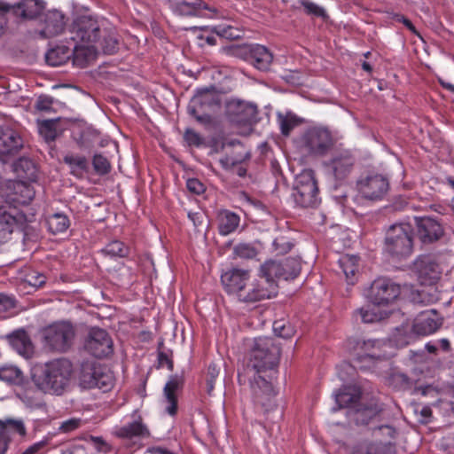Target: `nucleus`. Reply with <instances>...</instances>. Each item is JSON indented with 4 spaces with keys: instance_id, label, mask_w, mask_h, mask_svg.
Returning a JSON list of instances; mask_svg holds the SVG:
<instances>
[{
    "instance_id": "obj_1",
    "label": "nucleus",
    "mask_w": 454,
    "mask_h": 454,
    "mask_svg": "<svg viewBox=\"0 0 454 454\" xmlns=\"http://www.w3.org/2000/svg\"><path fill=\"white\" fill-rule=\"evenodd\" d=\"M281 349L278 344L270 337L254 339L250 351L249 364L257 373L251 382L252 399L256 409L263 412L275 406L274 398L277 395L271 381L267 380L261 373H267L270 379L277 374Z\"/></svg>"
},
{
    "instance_id": "obj_2",
    "label": "nucleus",
    "mask_w": 454,
    "mask_h": 454,
    "mask_svg": "<svg viewBox=\"0 0 454 454\" xmlns=\"http://www.w3.org/2000/svg\"><path fill=\"white\" fill-rule=\"evenodd\" d=\"M74 365L67 358H58L36 366L33 372V381L45 394L61 395L70 387Z\"/></svg>"
},
{
    "instance_id": "obj_3",
    "label": "nucleus",
    "mask_w": 454,
    "mask_h": 454,
    "mask_svg": "<svg viewBox=\"0 0 454 454\" xmlns=\"http://www.w3.org/2000/svg\"><path fill=\"white\" fill-rule=\"evenodd\" d=\"M413 228L410 223L391 225L386 232L384 254L395 262L407 259L413 253Z\"/></svg>"
},
{
    "instance_id": "obj_4",
    "label": "nucleus",
    "mask_w": 454,
    "mask_h": 454,
    "mask_svg": "<svg viewBox=\"0 0 454 454\" xmlns=\"http://www.w3.org/2000/svg\"><path fill=\"white\" fill-rule=\"evenodd\" d=\"M362 396L361 388L355 386L344 387L335 395V402L338 409L356 408V422L370 424L378 417L379 407L377 405L360 407L359 402Z\"/></svg>"
},
{
    "instance_id": "obj_5",
    "label": "nucleus",
    "mask_w": 454,
    "mask_h": 454,
    "mask_svg": "<svg viewBox=\"0 0 454 454\" xmlns=\"http://www.w3.org/2000/svg\"><path fill=\"white\" fill-rule=\"evenodd\" d=\"M99 33V24L90 15L78 16L71 25L69 39L73 42L74 45L86 49L83 54H82L84 57V60L87 59L86 56L90 51V44L96 43Z\"/></svg>"
},
{
    "instance_id": "obj_6",
    "label": "nucleus",
    "mask_w": 454,
    "mask_h": 454,
    "mask_svg": "<svg viewBox=\"0 0 454 454\" xmlns=\"http://www.w3.org/2000/svg\"><path fill=\"white\" fill-rule=\"evenodd\" d=\"M318 186L315 172L312 169H305L296 178L293 198L296 205L301 207H314L318 205Z\"/></svg>"
},
{
    "instance_id": "obj_7",
    "label": "nucleus",
    "mask_w": 454,
    "mask_h": 454,
    "mask_svg": "<svg viewBox=\"0 0 454 454\" xmlns=\"http://www.w3.org/2000/svg\"><path fill=\"white\" fill-rule=\"evenodd\" d=\"M35 215L14 214L7 210V206L0 203V244L5 243L14 231L27 232L28 223L33 222Z\"/></svg>"
},
{
    "instance_id": "obj_8",
    "label": "nucleus",
    "mask_w": 454,
    "mask_h": 454,
    "mask_svg": "<svg viewBox=\"0 0 454 454\" xmlns=\"http://www.w3.org/2000/svg\"><path fill=\"white\" fill-rule=\"evenodd\" d=\"M356 163V158L348 149L334 150L330 159L325 161L326 171L335 181L342 182L352 173Z\"/></svg>"
},
{
    "instance_id": "obj_9",
    "label": "nucleus",
    "mask_w": 454,
    "mask_h": 454,
    "mask_svg": "<svg viewBox=\"0 0 454 454\" xmlns=\"http://www.w3.org/2000/svg\"><path fill=\"white\" fill-rule=\"evenodd\" d=\"M74 327L67 322L50 325L44 330L45 344L54 351L66 352L70 348L74 338Z\"/></svg>"
},
{
    "instance_id": "obj_10",
    "label": "nucleus",
    "mask_w": 454,
    "mask_h": 454,
    "mask_svg": "<svg viewBox=\"0 0 454 454\" xmlns=\"http://www.w3.org/2000/svg\"><path fill=\"white\" fill-rule=\"evenodd\" d=\"M356 185L363 198L369 200H380L389 189V181L381 174L370 173L361 176Z\"/></svg>"
},
{
    "instance_id": "obj_11",
    "label": "nucleus",
    "mask_w": 454,
    "mask_h": 454,
    "mask_svg": "<svg viewBox=\"0 0 454 454\" xmlns=\"http://www.w3.org/2000/svg\"><path fill=\"white\" fill-rule=\"evenodd\" d=\"M84 348L98 358L110 356L114 351V343L109 333L99 327H92L85 340Z\"/></svg>"
},
{
    "instance_id": "obj_12",
    "label": "nucleus",
    "mask_w": 454,
    "mask_h": 454,
    "mask_svg": "<svg viewBox=\"0 0 454 454\" xmlns=\"http://www.w3.org/2000/svg\"><path fill=\"white\" fill-rule=\"evenodd\" d=\"M401 294L400 285L387 278L375 279L370 288L369 298L373 304L387 305Z\"/></svg>"
},
{
    "instance_id": "obj_13",
    "label": "nucleus",
    "mask_w": 454,
    "mask_h": 454,
    "mask_svg": "<svg viewBox=\"0 0 454 454\" xmlns=\"http://www.w3.org/2000/svg\"><path fill=\"white\" fill-rule=\"evenodd\" d=\"M412 271L424 286L434 285L441 277V268L432 254L419 255L413 262Z\"/></svg>"
},
{
    "instance_id": "obj_14",
    "label": "nucleus",
    "mask_w": 454,
    "mask_h": 454,
    "mask_svg": "<svg viewBox=\"0 0 454 454\" xmlns=\"http://www.w3.org/2000/svg\"><path fill=\"white\" fill-rule=\"evenodd\" d=\"M354 342L355 348V362L363 363L368 362L374 364L378 360L387 358V355L382 352L381 348L383 343L380 340H356Z\"/></svg>"
},
{
    "instance_id": "obj_15",
    "label": "nucleus",
    "mask_w": 454,
    "mask_h": 454,
    "mask_svg": "<svg viewBox=\"0 0 454 454\" xmlns=\"http://www.w3.org/2000/svg\"><path fill=\"white\" fill-rule=\"evenodd\" d=\"M305 145L315 155H325L333 145L331 132L325 128L310 129L305 135Z\"/></svg>"
},
{
    "instance_id": "obj_16",
    "label": "nucleus",
    "mask_w": 454,
    "mask_h": 454,
    "mask_svg": "<svg viewBox=\"0 0 454 454\" xmlns=\"http://www.w3.org/2000/svg\"><path fill=\"white\" fill-rule=\"evenodd\" d=\"M11 192L7 195L8 203L13 207H7L8 211H12L14 214L24 213L18 211V206L28 205L35 197V192L34 187L27 181H15L9 186Z\"/></svg>"
},
{
    "instance_id": "obj_17",
    "label": "nucleus",
    "mask_w": 454,
    "mask_h": 454,
    "mask_svg": "<svg viewBox=\"0 0 454 454\" xmlns=\"http://www.w3.org/2000/svg\"><path fill=\"white\" fill-rule=\"evenodd\" d=\"M274 294H272V285L263 283L262 279L258 277L247 281L244 288L239 294L238 299L243 302H256L265 299H270Z\"/></svg>"
},
{
    "instance_id": "obj_18",
    "label": "nucleus",
    "mask_w": 454,
    "mask_h": 454,
    "mask_svg": "<svg viewBox=\"0 0 454 454\" xmlns=\"http://www.w3.org/2000/svg\"><path fill=\"white\" fill-rule=\"evenodd\" d=\"M243 58L257 70L266 72L270 70L274 57L267 47L255 43L243 50Z\"/></svg>"
},
{
    "instance_id": "obj_19",
    "label": "nucleus",
    "mask_w": 454,
    "mask_h": 454,
    "mask_svg": "<svg viewBox=\"0 0 454 454\" xmlns=\"http://www.w3.org/2000/svg\"><path fill=\"white\" fill-rule=\"evenodd\" d=\"M86 49L81 48L73 44V49L70 46L59 45L55 48L50 49L45 54V60L48 65L52 67H59L66 63L71 57L74 58V62L79 64L80 57L83 54Z\"/></svg>"
},
{
    "instance_id": "obj_20",
    "label": "nucleus",
    "mask_w": 454,
    "mask_h": 454,
    "mask_svg": "<svg viewBox=\"0 0 454 454\" xmlns=\"http://www.w3.org/2000/svg\"><path fill=\"white\" fill-rule=\"evenodd\" d=\"M249 278L250 271L248 270L232 268L222 274L221 281L228 294H235L238 297Z\"/></svg>"
},
{
    "instance_id": "obj_21",
    "label": "nucleus",
    "mask_w": 454,
    "mask_h": 454,
    "mask_svg": "<svg viewBox=\"0 0 454 454\" xmlns=\"http://www.w3.org/2000/svg\"><path fill=\"white\" fill-rule=\"evenodd\" d=\"M417 232L423 244L437 241L443 234V229L439 222L431 217L416 218Z\"/></svg>"
},
{
    "instance_id": "obj_22",
    "label": "nucleus",
    "mask_w": 454,
    "mask_h": 454,
    "mask_svg": "<svg viewBox=\"0 0 454 454\" xmlns=\"http://www.w3.org/2000/svg\"><path fill=\"white\" fill-rule=\"evenodd\" d=\"M23 146L21 137L13 129H6L0 134V160L8 162Z\"/></svg>"
},
{
    "instance_id": "obj_23",
    "label": "nucleus",
    "mask_w": 454,
    "mask_h": 454,
    "mask_svg": "<svg viewBox=\"0 0 454 454\" xmlns=\"http://www.w3.org/2000/svg\"><path fill=\"white\" fill-rule=\"evenodd\" d=\"M184 385V377L183 375H171L165 384L163 394L168 403L166 408L167 412L174 416L177 412V395L176 392L182 390Z\"/></svg>"
},
{
    "instance_id": "obj_24",
    "label": "nucleus",
    "mask_w": 454,
    "mask_h": 454,
    "mask_svg": "<svg viewBox=\"0 0 454 454\" xmlns=\"http://www.w3.org/2000/svg\"><path fill=\"white\" fill-rule=\"evenodd\" d=\"M65 15L58 10L48 11L44 14L43 27L40 35L44 38H51L59 35L66 26Z\"/></svg>"
},
{
    "instance_id": "obj_25",
    "label": "nucleus",
    "mask_w": 454,
    "mask_h": 454,
    "mask_svg": "<svg viewBox=\"0 0 454 454\" xmlns=\"http://www.w3.org/2000/svg\"><path fill=\"white\" fill-rule=\"evenodd\" d=\"M232 121L244 126H251L257 121V107L249 103L238 102L230 106Z\"/></svg>"
},
{
    "instance_id": "obj_26",
    "label": "nucleus",
    "mask_w": 454,
    "mask_h": 454,
    "mask_svg": "<svg viewBox=\"0 0 454 454\" xmlns=\"http://www.w3.org/2000/svg\"><path fill=\"white\" fill-rule=\"evenodd\" d=\"M353 454H395V446L394 442H383L381 440H364L353 447Z\"/></svg>"
},
{
    "instance_id": "obj_27",
    "label": "nucleus",
    "mask_w": 454,
    "mask_h": 454,
    "mask_svg": "<svg viewBox=\"0 0 454 454\" xmlns=\"http://www.w3.org/2000/svg\"><path fill=\"white\" fill-rule=\"evenodd\" d=\"M442 323L436 318L434 310L423 311L412 325V331L417 335L427 336L435 333Z\"/></svg>"
},
{
    "instance_id": "obj_28",
    "label": "nucleus",
    "mask_w": 454,
    "mask_h": 454,
    "mask_svg": "<svg viewBox=\"0 0 454 454\" xmlns=\"http://www.w3.org/2000/svg\"><path fill=\"white\" fill-rule=\"evenodd\" d=\"M133 421L124 425L118 430V436L121 438L131 439L133 437L146 438L150 436V431L147 426L143 422V418L138 411H134Z\"/></svg>"
},
{
    "instance_id": "obj_29",
    "label": "nucleus",
    "mask_w": 454,
    "mask_h": 454,
    "mask_svg": "<svg viewBox=\"0 0 454 454\" xmlns=\"http://www.w3.org/2000/svg\"><path fill=\"white\" fill-rule=\"evenodd\" d=\"M282 270L281 262L275 260L266 261L260 268L258 277L262 279L263 283L267 282L272 285V294L274 295L277 294L278 289L277 280L283 279Z\"/></svg>"
},
{
    "instance_id": "obj_30",
    "label": "nucleus",
    "mask_w": 454,
    "mask_h": 454,
    "mask_svg": "<svg viewBox=\"0 0 454 454\" xmlns=\"http://www.w3.org/2000/svg\"><path fill=\"white\" fill-rule=\"evenodd\" d=\"M95 43L98 44L104 54L113 55L119 50L120 40L115 28L109 27L100 30Z\"/></svg>"
},
{
    "instance_id": "obj_31",
    "label": "nucleus",
    "mask_w": 454,
    "mask_h": 454,
    "mask_svg": "<svg viewBox=\"0 0 454 454\" xmlns=\"http://www.w3.org/2000/svg\"><path fill=\"white\" fill-rule=\"evenodd\" d=\"M378 417L371 421L369 424L372 429V435L376 440L383 442H394L397 435L396 428L389 424L382 423L380 421V410L379 409Z\"/></svg>"
},
{
    "instance_id": "obj_32",
    "label": "nucleus",
    "mask_w": 454,
    "mask_h": 454,
    "mask_svg": "<svg viewBox=\"0 0 454 454\" xmlns=\"http://www.w3.org/2000/svg\"><path fill=\"white\" fill-rule=\"evenodd\" d=\"M174 12L183 16H197L201 9H207L202 0H169Z\"/></svg>"
},
{
    "instance_id": "obj_33",
    "label": "nucleus",
    "mask_w": 454,
    "mask_h": 454,
    "mask_svg": "<svg viewBox=\"0 0 454 454\" xmlns=\"http://www.w3.org/2000/svg\"><path fill=\"white\" fill-rule=\"evenodd\" d=\"M218 232L222 236H227L233 233L239 225L240 217L238 214L222 209L217 214Z\"/></svg>"
},
{
    "instance_id": "obj_34",
    "label": "nucleus",
    "mask_w": 454,
    "mask_h": 454,
    "mask_svg": "<svg viewBox=\"0 0 454 454\" xmlns=\"http://www.w3.org/2000/svg\"><path fill=\"white\" fill-rule=\"evenodd\" d=\"M63 161L69 167L70 174L77 178L89 172L90 162L84 155L68 153L64 156Z\"/></svg>"
},
{
    "instance_id": "obj_35",
    "label": "nucleus",
    "mask_w": 454,
    "mask_h": 454,
    "mask_svg": "<svg viewBox=\"0 0 454 454\" xmlns=\"http://www.w3.org/2000/svg\"><path fill=\"white\" fill-rule=\"evenodd\" d=\"M43 10V3L38 0H23L14 7L15 15L25 19L33 20L41 14Z\"/></svg>"
},
{
    "instance_id": "obj_36",
    "label": "nucleus",
    "mask_w": 454,
    "mask_h": 454,
    "mask_svg": "<svg viewBox=\"0 0 454 454\" xmlns=\"http://www.w3.org/2000/svg\"><path fill=\"white\" fill-rule=\"evenodd\" d=\"M359 257L356 255H343L339 259V265L348 285H354L357 280Z\"/></svg>"
},
{
    "instance_id": "obj_37",
    "label": "nucleus",
    "mask_w": 454,
    "mask_h": 454,
    "mask_svg": "<svg viewBox=\"0 0 454 454\" xmlns=\"http://www.w3.org/2000/svg\"><path fill=\"white\" fill-rule=\"evenodd\" d=\"M13 171L19 178L23 181L34 182L37 178V168L35 164L27 158H20L13 164Z\"/></svg>"
},
{
    "instance_id": "obj_38",
    "label": "nucleus",
    "mask_w": 454,
    "mask_h": 454,
    "mask_svg": "<svg viewBox=\"0 0 454 454\" xmlns=\"http://www.w3.org/2000/svg\"><path fill=\"white\" fill-rule=\"evenodd\" d=\"M45 221L48 231L54 235L63 233L70 227L69 217L64 213L48 215Z\"/></svg>"
},
{
    "instance_id": "obj_39",
    "label": "nucleus",
    "mask_w": 454,
    "mask_h": 454,
    "mask_svg": "<svg viewBox=\"0 0 454 454\" xmlns=\"http://www.w3.org/2000/svg\"><path fill=\"white\" fill-rule=\"evenodd\" d=\"M100 365L95 363H83L81 367L80 380L87 388H94L95 380L100 373Z\"/></svg>"
},
{
    "instance_id": "obj_40",
    "label": "nucleus",
    "mask_w": 454,
    "mask_h": 454,
    "mask_svg": "<svg viewBox=\"0 0 454 454\" xmlns=\"http://www.w3.org/2000/svg\"><path fill=\"white\" fill-rule=\"evenodd\" d=\"M278 121L280 132L285 137H288L294 128L302 123V120L293 113L278 114Z\"/></svg>"
},
{
    "instance_id": "obj_41",
    "label": "nucleus",
    "mask_w": 454,
    "mask_h": 454,
    "mask_svg": "<svg viewBox=\"0 0 454 454\" xmlns=\"http://www.w3.org/2000/svg\"><path fill=\"white\" fill-rule=\"evenodd\" d=\"M0 380L11 385L20 386L24 381L23 372L16 366H3L0 368Z\"/></svg>"
},
{
    "instance_id": "obj_42",
    "label": "nucleus",
    "mask_w": 454,
    "mask_h": 454,
    "mask_svg": "<svg viewBox=\"0 0 454 454\" xmlns=\"http://www.w3.org/2000/svg\"><path fill=\"white\" fill-rule=\"evenodd\" d=\"M10 342L20 354H27L32 349L31 340L25 331H18L9 337Z\"/></svg>"
},
{
    "instance_id": "obj_43",
    "label": "nucleus",
    "mask_w": 454,
    "mask_h": 454,
    "mask_svg": "<svg viewBox=\"0 0 454 454\" xmlns=\"http://www.w3.org/2000/svg\"><path fill=\"white\" fill-rule=\"evenodd\" d=\"M377 304L367 305L356 311V316H359L363 323H374L382 319V314Z\"/></svg>"
},
{
    "instance_id": "obj_44",
    "label": "nucleus",
    "mask_w": 454,
    "mask_h": 454,
    "mask_svg": "<svg viewBox=\"0 0 454 454\" xmlns=\"http://www.w3.org/2000/svg\"><path fill=\"white\" fill-rule=\"evenodd\" d=\"M102 252L111 257L124 258L129 254V247L121 240H112L103 249Z\"/></svg>"
},
{
    "instance_id": "obj_45",
    "label": "nucleus",
    "mask_w": 454,
    "mask_h": 454,
    "mask_svg": "<svg viewBox=\"0 0 454 454\" xmlns=\"http://www.w3.org/2000/svg\"><path fill=\"white\" fill-rule=\"evenodd\" d=\"M282 265V274L284 280H289L295 278L301 272V263L300 262L293 257L286 258L281 261Z\"/></svg>"
},
{
    "instance_id": "obj_46",
    "label": "nucleus",
    "mask_w": 454,
    "mask_h": 454,
    "mask_svg": "<svg viewBox=\"0 0 454 454\" xmlns=\"http://www.w3.org/2000/svg\"><path fill=\"white\" fill-rule=\"evenodd\" d=\"M58 120H43L38 122L40 135L47 141H54L58 136Z\"/></svg>"
},
{
    "instance_id": "obj_47",
    "label": "nucleus",
    "mask_w": 454,
    "mask_h": 454,
    "mask_svg": "<svg viewBox=\"0 0 454 454\" xmlns=\"http://www.w3.org/2000/svg\"><path fill=\"white\" fill-rule=\"evenodd\" d=\"M192 103L195 105L200 106H213L218 105L219 100L217 97L208 89L205 88L198 90L197 94L194 96L192 99Z\"/></svg>"
},
{
    "instance_id": "obj_48",
    "label": "nucleus",
    "mask_w": 454,
    "mask_h": 454,
    "mask_svg": "<svg viewBox=\"0 0 454 454\" xmlns=\"http://www.w3.org/2000/svg\"><path fill=\"white\" fill-rule=\"evenodd\" d=\"M92 165L94 171L100 176L106 175L111 170L110 161L101 153H96L93 156Z\"/></svg>"
},
{
    "instance_id": "obj_49",
    "label": "nucleus",
    "mask_w": 454,
    "mask_h": 454,
    "mask_svg": "<svg viewBox=\"0 0 454 454\" xmlns=\"http://www.w3.org/2000/svg\"><path fill=\"white\" fill-rule=\"evenodd\" d=\"M413 411L419 423L427 424L431 422L433 411L429 405L416 403L413 405Z\"/></svg>"
},
{
    "instance_id": "obj_50",
    "label": "nucleus",
    "mask_w": 454,
    "mask_h": 454,
    "mask_svg": "<svg viewBox=\"0 0 454 454\" xmlns=\"http://www.w3.org/2000/svg\"><path fill=\"white\" fill-rule=\"evenodd\" d=\"M233 254L239 258L253 259L257 255V250L251 244L240 243L234 247Z\"/></svg>"
},
{
    "instance_id": "obj_51",
    "label": "nucleus",
    "mask_w": 454,
    "mask_h": 454,
    "mask_svg": "<svg viewBox=\"0 0 454 454\" xmlns=\"http://www.w3.org/2000/svg\"><path fill=\"white\" fill-rule=\"evenodd\" d=\"M114 385L113 376L111 373L104 371L102 367H100V373L97 376L95 380L94 388L98 387L102 389L104 392H106L112 388Z\"/></svg>"
},
{
    "instance_id": "obj_52",
    "label": "nucleus",
    "mask_w": 454,
    "mask_h": 454,
    "mask_svg": "<svg viewBox=\"0 0 454 454\" xmlns=\"http://www.w3.org/2000/svg\"><path fill=\"white\" fill-rule=\"evenodd\" d=\"M301 4L304 8L305 13L308 15L322 18L324 20L328 17L326 11L322 6L309 0H301Z\"/></svg>"
},
{
    "instance_id": "obj_53",
    "label": "nucleus",
    "mask_w": 454,
    "mask_h": 454,
    "mask_svg": "<svg viewBox=\"0 0 454 454\" xmlns=\"http://www.w3.org/2000/svg\"><path fill=\"white\" fill-rule=\"evenodd\" d=\"M0 428L2 430H9L12 433H17L20 435L26 434V428L21 420L7 419L5 421L0 420Z\"/></svg>"
},
{
    "instance_id": "obj_54",
    "label": "nucleus",
    "mask_w": 454,
    "mask_h": 454,
    "mask_svg": "<svg viewBox=\"0 0 454 454\" xmlns=\"http://www.w3.org/2000/svg\"><path fill=\"white\" fill-rule=\"evenodd\" d=\"M273 331L277 336L284 339H288L294 335L293 327L282 320L273 323Z\"/></svg>"
},
{
    "instance_id": "obj_55",
    "label": "nucleus",
    "mask_w": 454,
    "mask_h": 454,
    "mask_svg": "<svg viewBox=\"0 0 454 454\" xmlns=\"http://www.w3.org/2000/svg\"><path fill=\"white\" fill-rule=\"evenodd\" d=\"M184 139L189 146L200 147L203 145V137L192 129H186L184 133Z\"/></svg>"
},
{
    "instance_id": "obj_56",
    "label": "nucleus",
    "mask_w": 454,
    "mask_h": 454,
    "mask_svg": "<svg viewBox=\"0 0 454 454\" xmlns=\"http://www.w3.org/2000/svg\"><path fill=\"white\" fill-rule=\"evenodd\" d=\"M82 425V419L77 418H72L67 420H64L60 423L59 427V431L60 433H70L77 428H79Z\"/></svg>"
},
{
    "instance_id": "obj_57",
    "label": "nucleus",
    "mask_w": 454,
    "mask_h": 454,
    "mask_svg": "<svg viewBox=\"0 0 454 454\" xmlns=\"http://www.w3.org/2000/svg\"><path fill=\"white\" fill-rule=\"evenodd\" d=\"M25 280L32 286L41 287L45 284L46 277L42 273L30 271L26 275Z\"/></svg>"
},
{
    "instance_id": "obj_58",
    "label": "nucleus",
    "mask_w": 454,
    "mask_h": 454,
    "mask_svg": "<svg viewBox=\"0 0 454 454\" xmlns=\"http://www.w3.org/2000/svg\"><path fill=\"white\" fill-rule=\"evenodd\" d=\"M186 187L189 192L200 195L205 192L204 184L197 178H190L187 180Z\"/></svg>"
},
{
    "instance_id": "obj_59",
    "label": "nucleus",
    "mask_w": 454,
    "mask_h": 454,
    "mask_svg": "<svg viewBox=\"0 0 454 454\" xmlns=\"http://www.w3.org/2000/svg\"><path fill=\"white\" fill-rule=\"evenodd\" d=\"M394 383L398 384L401 388H408L411 386V380L404 373L397 372L392 376Z\"/></svg>"
},
{
    "instance_id": "obj_60",
    "label": "nucleus",
    "mask_w": 454,
    "mask_h": 454,
    "mask_svg": "<svg viewBox=\"0 0 454 454\" xmlns=\"http://www.w3.org/2000/svg\"><path fill=\"white\" fill-rule=\"evenodd\" d=\"M212 31L215 32L217 35H221V36H223V37H226V38H236V37L239 36L238 34L234 33L233 27H231V26H228V27H222V26L215 27Z\"/></svg>"
},
{
    "instance_id": "obj_61",
    "label": "nucleus",
    "mask_w": 454,
    "mask_h": 454,
    "mask_svg": "<svg viewBox=\"0 0 454 454\" xmlns=\"http://www.w3.org/2000/svg\"><path fill=\"white\" fill-rule=\"evenodd\" d=\"M53 100L48 96H40L36 101L37 110L48 112L52 108Z\"/></svg>"
},
{
    "instance_id": "obj_62",
    "label": "nucleus",
    "mask_w": 454,
    "mask_h": 454,
    "mask_svg": "<svg viewBox=\"0 0 454 454\" xmlns=\"http://www.w3.org/2000/svg\"><path fill=\"white\" fill-rule=\"evenodd\" d=\"M14 307V300L4 294H0V311Z\"/></svg>"
},
{
    "instance_id": "obj_63",
    "label": "nucleus",
    "mask_w": 454,
    "mask_h": 454,
    "mask_svg": "<svg viewBox=\"0 0 454 454\" xmlns=\"http://www.w3.org/2000/svg\"><path fill=\"white\" fill-rule=\"evenodd\" d=\"M220 372V368L215 364H210L207 367L206 380L215 381Z\"/></svg>"
},
{
    "instance_id": "obj_64",
    "label": "nucleus",
    "mask_w": 454,
    "mask_h": 454,
    "mask_svg": "<svg viewBox=\"0 0 454 454\" xmlns=\"http://www.w3.org/2000/svg\"><path fill=\"white\" fill-rule=\"evenodd\" d=\"M44 446L45 443L43 442H35L23 451L22 454H42V450Z\"/></svg>"
}]
</instances>
